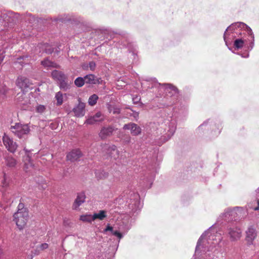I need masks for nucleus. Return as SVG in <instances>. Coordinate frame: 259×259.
Listing matches in <instances>:
<instances>
[{"instance_id":"1","label":"nucleus","mask_w":259,"mask_h":259,"mask_svg":"<svg viewBox=\"0 0 259 259\" xmlns=\"http://www.w3.org/2000/svg\"><path fill=\"white\" fill-rule=\"evenodd\" d=\"M237 28H240L241 29H243L245 30H246L248 33V34L251 37V38L252 39V42L250 43L248 48L250 50L252 49L253 46H254V35L252 32V31L251 29L247 26L246 24L243 23V22H236L232 24H231L230 26H229L227 29L226 30L224 34V39L226 42V44L227 45V31H235V29H237Z\"/></svg>"},{"instance_id":"2","label":"nucleus","mask_w":259,"mask_h":259,"mask_svg":"<svg viewBox=\"0 0 259 259\" xmlns=\"http://www.w3.org/2000/svg\"><path fill=\"white\" fill-rule=\"evenodd\" d=\"M246 213V210L241 207H235L233 208H228L220 216L223 220L226 221H231L235 219L237 215L241 216Z\"/></svg>"},{"instance_id":"3","label":"nucleus","mask_w":259,"mask_h":259,"mask_svg":"<svg viewBox=\"0 0 259 259\" xmlns=\"http://www.w3.org/2000/svg\"><path fill=\"white\" fill-rule=\"evenodd\" d=\"M28 212L27 210H20L14 214V221L20 230L23 229L26 225L28 219Z\"/></svg>"},{"instance_id":"4","label":"nucleus","mask_w":259,"mask_h":259,"mask_svg":"<svg viewBox=\"0 0 259 259\" xmlns=\"http://www.w3.org/2000/svg\"><path fill=\"white\" fill-rule=\"evenodd\" d=\"M12 132L18 138H21L29 132V128L27 124H21L17 123L14 126H11Z\"/></svg>"},{"instance_id":"5","label":"nucleus","mask_w":259,"mask_h":259,"mask_svg":"<svg viewBox=\"0 0 259 259\" xmlns=\"http://www.w3.org/2000/svg\"><path fill=\"white\" fill-rule=\"evenodd\" d=\"M209 231H206L202 234L200 238L199 239L195 249V253L198 252L201 248H203V246H206V243L209 244V240H213V235L211 234L209 235Z\"/></svg>"},{"instance_id":"6","label":"nucleus","mask_w":259,"mask_h":259,"mask_svg":"<svg viewBox=\"0 0 259 259\" xmlns=\"http://www.w3.org/2000/svg\"><path fill=\"white\" fill-rule=\"evenodd\" d=\"M17 86L21 89L23 91H27L28 89H31L32 83L30 81L29 79L25 77H19L16 81Z\"/></svg>"},{"instance_id":"7","label":"nucleus","mask_w":259,"mask_h":259,"mask_svg":"<svg viewBox=\"0 0 259 259\" xmlns=\"http://www.w3.org/2000/svg\"><path fill=\"white\" fill-rule=\"evenodd\" d=\"M3 141L4 145L8 151L12 153L16 151L17 147L16 143L6 134L3 137Z\"/></svg>"},{"instance_id":"8","label":"nucleus","mask_w":259,"mask_h":259,"mask_svg":"<svg viewBox=\"0 0 259 259\" xmlns=\"http://www.w3.org/2000/svg\"><path fill=\"white\" fill-rule=\"evenodd\" d=\"M123 129L130 130L133 136L139 135L141 133V127L137 124L132 122L124 124Z\"/></svg>"},{"instance_id":"9","label":"nucleus","mask_w":259,"mask_h":259,"mask_svg":"<svg viewBox=\"0 0 259 259\" xmlns=\"http://www.w3.org/2000/svg\"><path fill=\"white\" fill-rule=\"evenodd\" d=\"M104 115L100 112H97L93 116L89 117L86 120L85 123L89 124H94L104 120Z\"/></svg>"},{"instance_id":"10","label":"nucleus","mask_w":259,"mask_h":259,"mask_svg":"<svg viewBox=\"0 0 259 259\" xmlns=\"http://www.w3.org/2000/svg\"><path fill=\"white\" fill-rule=\"evenodd\" d=\"M103 148L107 150V154L111 157H113L114 159H116L118 157L119 152L116 149V147L115 145H105Z\"/></svg>"},{"instance_id":"11","label":"nucleus","mask_w":259,"mask_h":259,"mask_svg":"<svg viewBox=\"0 0 259 259\" xmlns=\"http://www.w3.org/2000/svg\"><path fill=\"white\" fill-rule=\"evenodd\" d=\"M129 207L134 211H136L138 209H140L139 196L138 194H134L133 198L131 199V202L129 203Z\"/></svg>"},{"instance_id":"12","label":"nucleus","mask_w":259,"mask_h":259,"mask_svg":"<svg viewBox=\"0 0 259 259\" xmlns=\"http://www.w3.org/2000/svg\"><path fill=\"white\" fill-rule=\"evenodd\" d=\"M228 233L231 239L233 241L239 239L241 236L240 229L237 227H230L228 229Z\"/></svg>"},{"instance_id":"13","label":"nucleus","mask_w":259,"mask_h":259,"mask_svg":"<svg viewBox=\"0 0 259 259\" xmlns=\"http://www.w3.org/2000/svg\"><path fill=\"white\" fill-rule=\"evenodd\" d=\"M114 131V128L112 126L103 127L99 134V137L102 139H105L111 136Z\"/></svg>"},{"instance_id":"14","label":"nucleus","mask_w":259,"mask_h":259,"mask_svg":"<svg viewBox=\"0 0 259 259\" xmlns=\"http://www.w3.org/2000/svg\"><path fill=\"white\" fill-rule=\"evenodd\" d=\"M73 111L76 117H82L85 114V104L79 100L78 104L73 109Z\"/></svg>"},{"instance_id":"15","label":"nucleus","mask_w":259,"mask_h":259,"mask_svg":"<svg viewBox=\"0 0 259 259\" xmlns=\"http://www.w3.org/2000/svg\"><path fill=\"white\" fill-rule=\"evenodd\" d=\"M176 129V126L175 125V123L174 122H171L169 123L168 124V127L167 129V131L166 132L165 131V136H163V139L164 140V142L167 141L168 139H169L171 136L174 135V134L175 132Z\"/></svg>"},{"instance_id":"16","label":"nucleus","mask_w":259,"mask_h":259,"mask_svg":"<svg viewBox=\"0 0 259 259\" xmlns=\"http://www.w3.org/2000/svg\"><path fill=\"white\" fill-rule=\"evenodd\" d=\"M82 156L81 151L78 149H75L71 151L67 155V159L71 161H74L78 160Z\"/></svg>"},{"instance_id":"17","label":"nucleus","mask_w":259,"mask_h":259,"mask_svg":"<svg viewBox=\"0 0 259 259\" xmlns=\"http://www.w3.org/2000/svg\"><path fill=\"white\" fill-rule=\"evenodd\" d=\"M152 81L153 83V85L152 86V87H156L157 84H158L159 85H163V86L165 87V89L167 90V91H168V90H170L174 92V94H178V89L176 87L172 85L171 84H170V83L161 84L160 83H158L157 82V80L155 78L152 79Z\"/></svg>"},{"instance_id":"18","label":"nucleus","mask_w":259,"mask_h":259,"mask_svg":"<svg viewBox=\"0 0 259 259\" xmlns=\"http://www.w3.org/2000/svg\"><path fill=\"white\" fill-rule=\"evenodd\" d=\"M85 196L83 193H79L72 205L74 209H77L79 206L85 201Z\"/></svg>"},{"instance_id":"19","label":"nucleus","mask_w":259,"mask_h":259,"mask_svg":"<svg viewBox=\"0 0 259 259\" xmlns=\"http://www.w3.org/2000/svg\"><path fill=\"white\" fill-rule=\"evenodd\" d=\"M246 234L247 240L250 242L253 240L256 236L255 230L252 227H250L248 228Z\"/></svg>"},{"instance_id":"20","label":"nucleus","mask_w":259,"mask_h":259,"mask_svg":"<svg viewBox=\"0 0 259 259\" xmlns=\"http://www.w3.org/2000/svg\"><path fill=\"white\" fill-rule=\"evenodd\" d=\"M52 76L53 78L57 80L59 82L63 79H66V76L64 73L56 70L52 71Z\"/></svg>"},{"instance_id":"21","label":"nucleus","mask_w":259,"mask_h":259,"mask_svg":"<svg viewBox=\"0 0 259 259\" xmlns=\"http://www.w3.org/2000/svg\"><path fill=\"white\" fill-rule=\"evenodd\" d=\"M5 162L7 166L13 167L16 165V160L11 156H7L5 158Z\"/></svg>"},{"instance_id":"22","label":"nucleus","mask_w":259,"mask_h":259,"mask_svg":"<svg viewBox=\"0 0 259 259\" xmlns=\"http://www.w3.org/2000/svg\"><path fill=\"white\" fill-rule=\"evenodd\" d=\"M41 64L46 68H58L59 65H58L55 63L51 61L48 59H45L41 61Z\"/></svg>"},{"instance_id":"23","label":"nucleus","mask_w":259,"mask_h":259,"mask_svg":"<svg viewBox=\"0 0 259 259\" xmlns=\"http://www.w3.org/2000/svg\"><path fill=\"white\" fill-rule=\"evenodd\" d=\"M106 212L105 210H100L98 213H95L93 215V220L98 219L99 220H103L106 218Z\"/></svg>"},{"instance_id":"24","label":"nucleus","mask_w":259,"mask_h":259,"mask_svg":"<svg viewBox=\"0 0 259 259\" xmlns=\"http://www.w3.org/2000/svg\"><path fill=\"white\" fill-rule=\"evenodd\" d=\"M96 77L93 74H88L84 76L85 83L89 84L96 83Z\"/></svg>"},{"instance_id":"25","label":"nucleus","mask_w":259,"mask_h":259,"mask_svg":"<svg viewBox=\"0 0 259 259\" xmlns=\"http://www.w3.org/2000/svg\"><path fill=\"white\" fill-rule=\"evenodd\" d=\"M245 41L246 40L242 38H237L235 40L234 46L237 49H241L243 48Z\"/></svg>"},{"instance_id":"26","label":"nucleus","mask_w":259,"mask_h":259,"mask_svg":"<svg viewBox=\"0 0 259 259\" xmlns=\"http://www.w3.org/2000/svg\"><path fill=\"white\" fill-rule=\"evenodd\" d=\"M29 57L28 56H23L19 58H17V61L16 62V63H19L21 66H23V64H28L29 63Z\"/></svg>"},{"instance_id":"27","label":"nucleus","mask_w":259,"mask_h":259,"mask_svg":"<svg viewBox=\"0 0 259 259\" xmlns=\"http://www.w3.org/2000/svg\"><path fill=\"white\" fill-rule=\"evenodd\" d=\"M27 160H28V163H25L24 164V169H25L26 171H30L33 169V164L32 162L30 160V158L29 156H28L26 158Z\"/></svg>"},{"instance_id":"28","label":"nucleus","mask_w":259,"mask_h":259,"mask_svg":"<svg viewBox=\"0 0 259 259\" xmlns=\"http://www.w3.org/2000/svg\"><path fill=\"white\" fill-rule=\"evenodd\" d=\"M96 177L99 179H105L108 177V173L105 170H97L95 172Z\"/></svg>"},{"instance_id":"29","label":"nucleus","mask_w":259,"mask_h":259,"mask_svg":"<svg viewBox=\"0 0 259 259\" xmlns=\"http://www.w3.org/2000/svg\"><path fill=\"white\" fill-rule=\"evenodd\" d=\"M55 99L57 100V105H61L63 102V96L61 92H58L56 94Z\"/></svg>"},{"instance_id":"30","label":"nucleus","mask_w":259,"mask_h":259,"mask_svg":"<svg viewBox=\"0 0 259 259\" xmlns=\"http://www.w3.org/2000/svg\"><path fill=\"white\" fill-rule=\"evenodd\" d=\"M60 88L65 91L70 89V85L66 81V79L59 82Z\"/></svg>"},{"instance_id":"31","label":"nucleus","mask_w":259,"mask_h":259,"mask_svg":"<svg viewBox=\"0 0 259 259\" xmlns=\"http://www.w3.org/2000/svg\"><path fill=\"white\" fill-rule=\"evenodd\" d=\"M80 220L84 222H92L93 220V215L85 214L80 217Z\"/></svg>"},{"instance_id":"32","label":"nucleus","mask_w":259,"mask_h":259,"mask_svg":"<svg viewBox=\"0 0 259 259\" xmlns=\"http://www.w3.org/2000/svg\"><path fill=\"white\" fill-rule=\"evenodd\" d=\"M98 99V97L97 95L94 94L90 96V97L89 99L88 103L91 106H94L95 105Z\"/></svg>"},{"instance_id":"33","label":"nucleus","mask_w":259,"mask_h":259,"mask_svg":"<svg viewBox=\"0 0 259 259\" xmlns=\"http://www.w3.org/2000/svg\"><path fill=\"white\" fill-rule=\"evenodd\" d=\"M85 83V80L84 78L81 77H78L76 78L74 81V84L77 87H82Z\"/></svg>"},{"instance_id":"34","label":"nucleus","mask_w":259,"mask_h":259,"mask_svg":"<svg viewBox=\"0 0 259 259\" xmlns=\"http://www.w3.org/2000/svg\"><path fill=\"white\" fill-rule=\"evenodd\" d=\"M109 110L110 112H112L113 114H119L120 113V108L115 107V106H110L109 107Z\"/></svg>"},{"instance_id":"35","label":"nucleus","mask_w":259,"mask_h":259,"mask_svg":"<svg viewBox=\"0 0 259 259\" xmlns=\"http://www.w3.org/2000/svg\"><path fill=\"white\" fill-rule=\"evenodd\" d=\"M9 178L6 176V174H5L4 175L3 180L2 181L3 187H7L9 185Z\"/></svg>"},{"instance_id":"36","label":"nucleus","mask_w":259,"mask_h":259,"mask_svg":"<svg viewBox=\"0 0 259 259\" xmlns=\"http://www.w3.org/2000/svg\"><path fill=\"white\" fill-rule=\"evenodd\" d=\"M42 46L45 48V51L46 53L50 54H52L54 52V49L51 48L48 45L45 44Z\"/></svg>"},{"instance_id":"37","label":"nucleus","mask_w":259,"mask_h":259,"mask_svg":"<svg viewBox=\"0 0 259 259\" xmlns=\"http://www.w3.org/2000/svg\"><path fill=\"white\" fill-rule=\"evenodd\" d=\"M45 106L42 105H38L36 107L37 112L40 113H43L45 111Z\"/></svg>"},{"instance_id":"38","label":"nucleus","mask_w":259,"mask_h":259,"mask_svg":"<svg viewBox=\"0 0 259 259\" xmlns=\"http://www.w3.org/2000/svg\"><path fill=\"white\" fill-rule=\"evenodd\" d=\"M96 66V63L94 61H91L89 63V67L92 71H94L95 69Z\"/></svg>"},{"instance_id":"39","label":"nucleus","mask_w":259,"mask_h":259,"mask_svg":"<svg viewBox=\"0 0 259 259\" xmlns=\"http://www.w3.org/2000/svg\"><path fill=\"white\" fill-rule=\"evenodd\" d=\"M48 247H49V245L46 243H42L41 244H40L39 245V246L38 247V248L41 250H43L44 249L48 248Z\"/></svg>"},{"instance_id":"40","label":"nucleus","mask_w":259,"mask_h":259,"mask_svg":"<svg viewBox=\"0 0 259 259\" xmlns=\"http://www.w3.org/2000/svg\"><path fill=\"white\" fill-rule=\"evenodd\" d=\"M113 235L117 236L119 239H121L122 237V235L117 231H113L112 232Z\"/></svg>"},{"instance_id":"41","label":"nucleus","mask_w":259,"mask_h":259,"mask_svg":"<svg viewBox=\"0 0 259 259\" xmlns=\"http://www.w3.org/2000/svg\"><path fill=\"white\" fill-rule=\"evenodd\" d=\"M4 53L5 52L4 50H0V64L3 61L5 58Z\"/></svg>"},{"instance_id":"42","label":"nucleus","mask_w":259,"mask_h":259,"mask_svg":"<svg viewBox=\"0 0 259 259\" xmlns=\"http://www.w3.org/2000/svg\"><path fill=\"white\" fill-rule=\"evenodd\" d=\"M18 209L17 211H19L21 210H26V208H24V204L23 203H19L18 206Z\"/></svg>"},{"instance_id":"43","label":"nucleus","mask_w":259,"mask_h":259,"mask_svg":"<svg viewBox=\"0 0 259 259\" xmlns=\"http://www.w3.org/2000/svg\"><path fill=\"white\" fill-rule=\"evenodd\" d=\"M108 231H110L111 232L113 231V227L110 226L109 225L107 226L106 229L104 230V232H107Z\"/></svg>"},{"instance_id":"44","label":"nucleus","mask_w":259,"mask_h":259,"mask_svg":"<svg viewBox=\"0 0 259 259\" xmlns=\"http://www.w3.org/2000/svg\"><path fill=\"white\" fill-rule=\"evenodd\" d=\"M140 98L138 96L133 98V102L135 103H138L139 102V101L140 100Z\"/></svg>"},{"instance_id":"45","label":"nucleus","mask_w":259,"mask_h":259,"mask_svg":"<svg viewBox=\"0 0 259 259\" xmlns=\"http://www.w3.org/2000/svg\"><path fill=\"white\" fill-rule=\"evenodd\" d=\"M7 91L6 88H5L4 89H0V93L5 95Z\"/></svg>"},{"instance_id":"46","label":"nucleus","mask_w":259,"mask_h":259,"mask_svg":"<svg viewBox=\"0 0 259 259\" xmlns=\"http://www.w3.org/2000/svg\"><path fill=\"white\" fill-rule=\"evenodd\" d=\"M257 206L253 208V209L254 210H259V199L257 200Z\"/></svg>"},{"instance_id":"47","label":"nucleus","mask_w":259,"mask_h":259,"mask_svg":"<svg viewBox=\"0 0 259 259\" xmlns=\"http://www.w3.org/2000/svg\"><path fill=\"white\" fill-rule=\"evenodd\" d=\"M133 116L135 118H137L139 116V113L138 112H135V111H134L133 112Z\"/></svg>"},{"instance_id":"48","label":"nucleus","mask_w":259,"mask_h":259,"mask_svg":"<svg viewBox=\"0 0 259 259\" xmlns=\"http://www.w3.org/2000/svg\"><path fill=\"white\" fill-rule=\"evenodd\" d=\"M206 123V122H204L203 124H202L200 126H199V128H200L202 126H203Z\"/></svg>"},{"instance_id":"49","label":"nucleus","mask_w":259,"mask_h":259,"mask_svg":"<svg viewBox=\"0 0 259 259\" xmlns=\"http://www.w3.org/2000/svg\"><path fill=\"white\" fill-rule=\"evenodd\" d=\"M82 67H83V68L84 69H87V68H86V67L85 66V65H83Z\"/></svg>"},{"instance_id":"50","label":"nucleus","mask_w":259,"mask_h":259,"mask_svg":"<svg viewBox=\"0 0 259 259\" xmlns=\"http://www.w3.org/2000/svg\"><path fill=\"white\" fill-rule=\"evenodd\" d=\"M249 56V55L247 54V56L245 57V56H242V57H248Z\"/></svg>"}]
</instances>
